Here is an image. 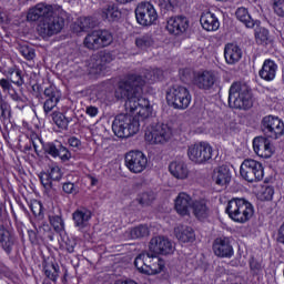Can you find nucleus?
<instances>
[{
	"mask_svg": "<svg viewBox=\"0 0 284 284\" xmlns=\"http://www.w3.org/2000/svg\"><path fill=\"white\" fill-rule=\"evenodd\" d=\"M145 85V80L141 75H129L121 81L115 90L118 99L126 100L124 108L129 113L118 114L112 123V131L119 139H130L139 132L141 124L136 116L148 119L152 115L150 101L141 98V92Z\"/></svg>",
	"mask_w": 284,
	"mask_h": 284,
	"instance_id": "f257e3e1",
	"label": "nucleus"
},
{
	"mask_svg": "<svg viewBox=\"0 0 284 284\" xmlns=\"http://www.w3.org/2000/svg\"><path fill=\"white\" fill-rule=\"evenodd\" d=\"M28 21H39L37 32L42 39L54 37L65 28V19L54 14V7L45 3H38L29 9Z\"/></svg>",
	"mask_w": 284,
	"mask_h": 284,
	"instance_id": "f03ea898",
	"label": "nucleus"
},
{
	"mask_svg": "<svg viewBox=\"0 0 284 284\" xmlns=\"http://www.w3.org/2000/svg\"><path fill=\"white\" fill-rule=\"evenodd\" d=\"M229 105L235 110H250L252 108V91L243 82H233L229 91Z\"/></svg>",
	"mask_w": 284,
	"mask_h": 284,
	"instance_id": "7ed1b4c3",
	"label": "nucleus"
},
{
	"mask_svg": "<svg viewBox=\"0 0 284 284\" xmlns=\"http://www.w3.org/2000/svg\"><path fill=\"white\" fill-rule=\"evenodd\" d=\"M226 214L235 223H247L254 216V205L245 199H232L226 206Z\"/></svg>",
	"mask_w": 284,
	"mask_h": 284,
	"instance_id": "20e7f679",
	"label": "nucleus"
},
{
	"mask_svg": "<svg viewBox=\"0 0 284 284\" xmlns=\"http://www.w3.org/2000/svg\"><path fill=\"white\" fill-rule=\"evenodd\" d=\"M166 102L174 110H187L192 103V94L187 88L175 85L166 92Z\"/></svg>",
	"mask_w": 284,
	"mask_h": 284,
	"instance_id": "39448f33",
	"label": "nucleus"
},
{
	"mask_svg": "<svg viewBox=\"0 0 284 284\" xmlns=\"http://www.w3.org/2000/svg\"><path fill=\"white\" fill-rule=\"evenodd\" d=\"M114 37L110 31L95 30L87 34L83 43L88 50H101V48H108V45H112Z\"/></svg>",
	"mask_w": 284,
	"mask_h": 284,
	"instance_id": "423d86ee",
	"label": "nucleus"
},
{
	"mask_svg": "<svg viewBox=\"0 0 284 284\" xmlns=\"http://www.w3.org/2000/svg\"><path fill=\"white\" fill-rule=\"evenodd\" d=\"M240 174L242 179H244V181H247L248 183H256L257 181H263V164L256 160L246 159L241 164Z\"/></svg>",
	"mask_w": 284,
	"mask_h": 284,
	"instance_id": "0eeeda50",
	"label": "nucleus"
},
{
	"mask_svg": "<svg viewBox=\"0 0 284 284\" xmlns=\"http://www.w3.org/2000/svg\"><path fill=\"white\" fill-rule=\"evenodd\" d=\"M135 19L140 26H156L159 13L156 12L154 4L150 2H140L135 8Z\"/></svg>",
	"mask_w": 284,
	"mask_h": 284,
	"instance_id": "6e6552de",
	"label": "nucleus"
},
{
	"mask_svg": "<svg viewBox=\"0 0 284 284\" xmlns=\"http://www.w3.org/2000/svg\"><path fill=\"white\" fill-rule=\"evenodd\" d=\"M172 139V129L164 123H158L151 126V130L145 132V141L151 145H163Z\"/></svg>",
	"mask_w": 284,
	"mask_h": 284,
	"instance_id": "1a4fd4ad",
	"label": "nucleus"
},
{
	"mask_svg": "<svg viewBox=\"0 0 284 284\" xmlns=\"http://www.w3.org/2000/svg\"><path fill=\"white\" fill-rule=\"evenodd\" d=\"M213 152L212 146L207 142H200L189 146L187 156L192 163L203 165V163H207L212 159Z\"/></svg>",
	"mask_w": 284,
	"mask_h": 284,
	"instance_id": "9d476101",
	"label": "nucleus"
},
{
	"mask_svg": "<svg viewBox=\"0 0 284 284\" xmlns=\"http://www.w3.org/2000/svg\"><path fill=\"white\" fill-rule=\"evenodd\" d=\"M125 166L133 174H141L148 168V156L141 151H130L124 158Z\"/></svg>",
	"mask_w": 284,
	"mask_h": 284,
	"instance_id": "9b49d317",
	"label": "nucleus"
},
{
	"mask_svg": "<svg viewBox=\"0 0 284 284\" xmlns=\"http://www.w3.org/2000/svg\"><path fill=\"white\" fill-rule=\"evenodd\" d=\"M262 130L268 139H278L283 136L284 123L274 115L264 116L262 120Z\"/></svg>",
	"mask_w": 284,
	"mask_h": 284,
	"instance_id": "f8f14e48",
	"label": "nucleus"
},
{
	"mask_svg": "<svg viewBox=\"0 0 284 284\" xmlns=\"http://www.w3.org/2000/svg\"><path fill=\"white\" fill-rule=\"evenodd\" d=\"M213 252L220 258H232L234 256V247L230 237H216L213 242Z\"/></svg>",
	"mask_w": 284,
	"mask_h": 284,
	"instance_id": "ddd939ff",
	"label": "nucleus"
},
{
	"mask_svg": "<svg viewBox=\"0 0 284 284\" xmlns=\"http://www.w3.org/2000/svg\"><path fill=\"white\" fill-rule=\"evenodd\" d=\"M149 250L153 252V254L168 255L174 252V245H172L170 239L165 236H155L151 239Z\"/></svg>",
	"mask_w": 284,
	"mask_h": 284,
	"instance_id": "4468645a",
	"label": "nucleus"
},
{
	"mask_svg": "<svg viewBox=\"0 0 284 284\" xmlns=\"http://www.w3.org/2000/svg\"><path fill=\"white\" fill-rule=\"evenodd\" d=\"M43 97L45 99L43 103V112L45 116H50V112H52V110L59 104V101H61V91L50 85L44 89Z\"/></svg>",
	"mask_w": 284,
	"mask_h": 284,
	"instance_id": "2eb2a0df",
	"label": "nucleus"
},
{
	"mask_svg": "<svg viewBox=\"0 0 284 284\" xmlns=\"http://www.w3.org/2000/svg\"><path fill=\"white\" fill-rule=\"evenodd\" d=\"M253 150L261 159H271L274 154V145L265 136H257L253 140Z\"/></svg>",
	"mask_w": 284,
	"mask_h": 284,
	"instance_id": "dca6fc26",
	"label": "nucleus"
},
{
	"mask_svg": "<svg viewBox=\"0 0 284 284\" xmlns=\"http://www.w3.org/2000/svg\"><path fill=\"white\" fill-rule=\"evenodd\" d=\"M190 28V20L185 16L171 17L166 23V30L170 34H183Z\"/></svg>",
	"mask_w": 284,
	"mask_h": 284,
	"instance_id": "f3484780",
	"label": "nucleus"
},
{
	"mask_svg": "<svg viewBox=\"0 0 284 284\" xmlns=\"http://www.w3.org/2000/svg\"><path fill=\"white\" fill-rule=\"evenodd\" d=\"M194 83L200 90H212L216 83V74L213 71H201L194 77Z\"/></svg>",
	"mask_w": 284,
	"mask_h": 284,
	"instance_id": "a211bd4d",
	"label": "nucleus"
},
{
	"mask_svg": "<svg viewBox=\"0 0 284 284\" xmlns=\"http://www.w3.org/2000/svg\"><path fill=\"white\" fill-rule=\"evenodd\" d=\"M0 245L6 254H12L14 245H17V235L14 232L6 229V226L0 224Z\"/></svg>",
	"mask_w": 284,
	"mask_h": 284,
	"instance_id": "6ab92c4d",
	"label": "nucleus"
},
{
	"mask_svg": "<svg viewBox=\"0 0 284 284\" xmlns=\"http://www.w3.org/2000/svg\"><path fill=\"white\" fill-rule=\"evenodd\" d=\"M194 201L190 194L182 192L175 199V210L180 216L190 215V210H192Z\"/></svg>",
	"mask_w": 284,
	"mask_h": 284,
	"instance_id": "aec40b11",
	"label": "nucleus"
},
{
	"mask_svg": "<svg viewBox=\"0 0 284 284\" xmlns=\"http://www.w3.org/2000/svg\"><path fill=\"white\" fill-rule=\"evenodd\" d=\"M72 219L74 226L78 227V230H85V227L90 225V220L92 219V211L85 207L77 209L72 213Z\"/></svg>",
	"mask_w": 284,
	"mask_h": 284,
	"instance_id": "412c9836",
	"label": "nucleus"
},
{
	"mask_svg": "<svg viewBox=\"0 0 284 284\" xmlns=\"http://www.w3.org/2000/svg\"><path fill=\"white\" fill-rule=\"evenodd\" d=\"M200 23L203 30L206 32H216L219 28H221V22H219V18L210 11L203 12L200 18Z\"/></svg>",
	"mask_w": 284,
	"mask_h": 284,
	"instance_id": "4be33fe9",
	"label": "nucleus"
},
{
	"mask_svg": "<svg viewBox=\"0 0 284 284\" xmlns=\"http://www.w3.org/2000/svg\"><path fill=\"white\" fill-rule=\"evenodd\" d=\"M241 57H243V51L237 44L227 43L224 48V59L229 65H234V63H239L241 61Z\"/></svg>",
	"mask_w": 284,
	"mask_h": 284,
	"instance_id": "5701e85b",
	"label": "nucleus"
},
{
	"mask_svg": "<svg viewBox=\"0 0 284 284\" xmlns=\"http://www.w3.org/2000/svg\"><path fill=\"white\" fill-rule=\"evenodd\" d=\"M277 70L278 65L276 62H274V60L267 59L264 61L258 74L264 81H274V79H276Z\"/></svg>",
	"mask_w": 284,
	"mask_h": 284,
	"instance_id": "b1692460",
	"label": "nucleus"
},
{
	"mask_svg": "<svg viewBox=\"0 0 284 284\" xmlns=\"http://www.w3.org/2000/svg\"><path fill=\"white\" fill-rule=\"evenodd\" d=\"M154 258H156V253L144 252L135 257L134 265L136 270L141 272V274H145V267H150V265L154 263Z\"/></svg>",
	"mask_w": 284,
	"mask_h": 284,
	"instance_id": "393cba45",
	"label": "nucleus"
},
{
	"mask_svg": "<svg viewBox=\"0 0 284 284\" xmlns=\"http://www.w3.org/2000/svg\"><path fill=\"white\" fill-rule=\"evenodd\" d=\"M169 172H171L172 176L175 179H180L181 181L187 179L190 174V170L187 169V164L183 161H174L169 165Z\"/></svg>",
	"mask_w": 284,
	"mask_h": 284,
	"instance_id": "a878e982",
	"label": "nucleus"
},
{
	"mask_svg": "<svg viewBox=\"0 0 284 284\" xmlns=\"http://www.w3.org/2000/svg\"><path fill=\"white\" fill-rule=\"evenodd\" d=\"M174 234L178 241H181V243H192L196 239V235L194 234V230L185 225L176 226L174 229Z\"/></svg>",
	"mask_w": 284,
	"mask_h": 284,
	"instance_id": "bb28decb",
	"label": "nucleus"
},
{
	"mask_svg": "<svg viewBox=\"0 0 284 284\" xmlns=\"http://www.w3.org/2000/svg\"><path fill=\"white\" fill-rule=\"evenodd\" d=\"M124 236L125 239H129V241L145 239L146 236H150V227H148L145 224H140L125 231Z\"/></svg>",
	"mask_w": 284,
	"mask_h": 284,
	"instance_id": "cd10ccee",
	"label": "nucleus"
},
{
	"mask_svg": "<svg viewBox=\"0 0 284 284\" xmlns=\"http://www.w3.org/2000/svg\"><path fill=\"white\" fill-rule=\"evenodd\" d=\"M100 17H102L103 21H116L121 19V11L114 4H106L100 10Z\"/></svg>",
	"mask_w": 284,
	"mask_h": 284,
	"instance_id": "c85d7f7f",
	"label": "nucleus"
},
{
	"mask_svg": "<svg viewBox=\"0 0 284 284\" xmlns=\"http://www.w3.org/2000/svg\"><path fill=\"white\" fill-rule=\"evenodd\" d=\"M231 179L232 176L230 175V169H227V166H220L214 170L213 181L216 183V185H227Z\"/></svg>",
	"mask_w": 284,
	"mask_h": 284,
	"instance_id": "c756f323",
	"label": "nucleus"
},
{
	"mask_svg": "<svg viewBox=\"0 0 284 284\" xmlns=\"http://www.w3.org/2000/svg\"><path fill=\"white\" fill-rule=\"evenodd\" d=\"M3 74L18 88H21V85L26 83V80L23 79V71L18 68H9L4 70Z\"/></svg>",
	"mask_w": 284,
	"mask_h": 284,
	"instance_id": "7c9ffc66",
	"label": "nucleus"
},
{
	"mask_svg": "<svg viewBox=\"0 0 284 284\" xmlns=\"http://www.w3.org/2000/svg\"><path fill=\"white\" fill-rule=\"evenodd\" d=\"M235 17L241 21V23H244L246 28H254V26H258L261 23L260 21L252 19L250 11L244 7L236 10Z\"/></svg>",
	"mask_w": 284,
	"mask_h": 284,
	"instance_id": "2f4dec72",
	"label": "nucleus"
},
{
	"mask_svg": "<svg viewBox=\"0 0 284 284\" xmlns=\"http://www.w3.org/2000/svg\"><path fill=\"white\" fill-rule=\"evenodd\" d=\"M87 68L89 74H101V72L105 70V67H103L101 59L97 53L88 60Z\"/></svg>",
	"mask_w": 284,
	"mask_h": 284,
	"instance_id": "473e14b6",
	"label": "nucleus"
},
{
	"mask_svg": "<svg viewBox=\"0 0 284 284\" xmlns=\"http://www.w3.org/2000/svg\"><path fill=\"white\" fill-rule=\"evenodd\" d=\"M192 210L196 219H206L207 214H210V209L207 207V203L205 202V200L194 201Z\"/></svg>",
	"mask_w": 284,
	"mask_h": 284,
	"instance_id": "72a5a7b5",
	"label": "nucleus"
},
{
	"mask_svg": "<svg viewBox=\"0 0 284 284\" xmlns=\"http://www.w3.org/2000/svg\"><path fill=\"white\" fill-rule=\"evenodd\" d=\"M43 270L47 278H49L53 283H57V280L59 278V264H54V262L50 261H44Z\"/></svg>",
	"mask_w": 284,
	"mask_h": 284,
	"instance_id": "f704fd0d",
	"label": "nucleus"
},
{
	"mask_svg": "<svg viewBox=\"0 0 284 284\" xmlns=\"http://www.w3.org/2000/svg\"><path fill=\"white\" fill-rule=\"evenodd\" d=\"M255 41L258 45H270L272 39L270 38V30L264 27H257L255 29Z\"/></svg>",
	"mask_w": 284,
	"mask_h": 284,
	"instance_id": "c9c22d12",
	"label": "nucleus"
},
{
	"mask_svg": "<svg viewBox=\"0 0 284 284\" xmlns=\"http://www.w3.org/2000/svg\"><path fill=\"white\" fill-rule=\"evenodd\" d=\"M165 268V262L159 256L153 257V263L144 267V274L152 276L154 274H161V271Z\"/></svg>",
	"mask_w": 284,
	"mask_h": 284,
	"instance_id": "e433bc0d",
	"label": "nucleus"
},
{
	"mask_svg": "<svg viewBox=\"0 0 284 284\" xmlns=\"http://www.w3.org/2000/svg\"><path fill=\"white\" fill-rule=\"evenodd\" d=\"M52 121L57 124L60 130H68V125H70L72 118L65 116L63 113L59 111H54L52 114Z\"/></svg>",
	"mask_w": 284,
	"mask_h": 284,
	"instance_id": "4c0bfd02",
	"label": "nucleus"
},
{
	"mask_svg": "<svg viewBox=\"0 0 284 284\" xmlns=\"http://www.w3.org/2000/svg\"><path fill=\"white\" fill-rule=\"evenodd\" d=\"M97 21L90 17L88 18H80L78 23L75 24V32H88V30H92L95 28Z\"/></svg>",
	"mask_w": 284,
	"mask_h": 284,
	"instance_id": "58836bf2",
	"label": "nucleus"
},
{
	"mask_svg": "<svg viewBox=\"0 0 284 284\" xmlns=\"http://www.w3.org/2000/svg\"><path fill=\"white\" fill-rule=\"evenodd\" d=\"M136 48L140 50H145L148 48H152L154 45V38H152V33H145L135 39Z\"/></svg>",
	"mask_w": 284,
	"mask_h": 284,
	"instance_id": "ea45409f",
	"label": "nucleus"
},
{
	"mask_svg": "<svg viewBox=\"0 0 284 284\" xmlns=\"http://www.w3.org/2000/svg\"><path fill=\"white\" fill-rule=\"evenodd\" d=\"M154 199L156 195L152 191H146L138 195L136 201L143 207H148V205H152L154 203Z\"/></svg>",
	"mask_w": 284,
	"mask_h": 284,
	"instance_id": "a19ab883",
	"label": "nucleus"
},
{
	"mask_svg": "<svg viewBox=\"0 0 284 284\" xmlns=\"http://www.w3.org/2000/svg\"><path fill=\"white\" fill-rule=\"evenodd\" d=\"M12 114V109L10 104L6 102V100H0V123H6V121H10V116Z\"/></svg>",
	"mask_w": 284,
	"mask_h": 284,
	"instance_id": "79ce46f5",
	"label": "nucleus"
},
{
	"mask_svg": "<svg viewBox=\"0 0 284 284\" xmlns=\"http://www.w3.org/2000/svg\"><path fill=\"white\" fill-rule=\"evenodd\" d=\"M18 50L27 61H32V59L37 57L32 47L28 45L27 43L19 44Z\"/></svg>",
	"mask_w": 284,
	"mask_h": 284,
	"instance_id": "37998d69",
	"label": "nucleus"
},
{
	"mask_svg": "<svg viewBox=\"0 0 284 284\" xmlns=\"http://www.w3.org/2000/svg\"><path fill=\"white\" fill-rule=\"evenodd\" d=\"M10 97L12 101L17 103V108H19V110H23L26 105H28V98H26V95H19V93L13 92L10 93Z\"/></svg>",
	"mask_w": 284,
	"mask_h": 284,
	"instance_id": "c03bdc74",
	"label": "nucleus"
},
{
	"mask_svg": "<svg viewBox=\"0 0 284 284\" xmlns=\"http://www.w3.org/2000/svg\"><path fill=\"white\" fill-rule=\"evenodd\" d=\"M95 54H98V58L104 68L108 65V63H112L114 61V54H112L110 51H100Z\"/></svg>",
	"mask_w": 284,
	"mask_h": 284,
	"instance_id": "a18cd8bd",
	"label": "nucleus"
},
{
	"mask_svg": "<svg viewBox=\"0 0 284 284\" xmlns=\"http://www.w3.org/2000/svg\"><path fill=\"white\" fill-rule=\"evenodd\" d=\"M50 223L54 227L55 232H61L63 230V219L59 215L50 217Z\"/></svg>",
	"mask_w": 284,
	"mask_h": 284,
	"instance_id": "49530a36",
	"label": "nucleus"
},
{
	"mask_svg": "<svg viewBox=\"0 0 284 284\" xmlns=\"http://www.w3.org/2000/svg\"><path fill=\"white\" fill-rule=\"evenodd\" d=\"M48 175L52 181H61V169L58 165L51 166Z\"/></svg>",
	"mask_w": 284,
	"mask_h": 284,
	"instance_id": "de8ad7c7",
	"label": "nucleus"
},
{
	"mask_svg": "<svg viewBox=\"0 0 284 284\" xmlns=\"http://www.w3.org/2000/svg\"><path fill=\"white\" fill-rule=\"evenodd\" d=\"M39 179L40 183L43 185L45 190L52 189V180L50 179V175L48 173H41Z\"/></svg>",
	"mask_w": 284,
	"mask_h": 284,
	"instance_id": "09e8293b",
	"label": "nucleus"
},
{
	"mask_svg": "<svg viewBox=\"0 0 284 284\" xmlns=\"http://www.w3.org/2000/svg\"><path fill=\"white\" fill-rule=\"evenodd\" d=\"M273 197H274V187L266 186L265 189H263L261 193L262 201H272Z\"/></svg>",
	"mask_w": 284,
	"mask_h": 284,
	"instance_id": "8fccbe9b",
	"label": "nucleus"
},
{
	"mask_svg": "<svg viewBox=\"0 0 284 284\" xmlns=\"http://www.w3.org/2000/svg\"><path fill=\"white\" fill-rule=\"evenodd\" d=\"M44 152L50 154V156L57 158L59 156V148L54 145V143H48L44 145Z\"/></svg>",
	"mask_w": 284,
	"mask_h": 284,
	"instance_id": "3c124183",
	"label": "nucleus"
},
{
	"mask_svg": "<svg viewBox=\"0 0 284 284\" xmlns=\"http://www.w3.org/2000/svg\"><path fill=\"white\" fill-rule=\"evenodd\" d=\"M273 9L277 17L284 18V0H276L273 4Z\"/></svg>",
	"mask_w": 284,
	"mask_h": 284,
	"instance_id": "603ef678",
	"label": "nucleus"
},
{
	"mask_svg": "<svg viewBox=\"0 0 284 284\" xmlns=\"http://www.w3.org/2000/svg\"><path fill=\"white\" fill-rule=\"evenodd\" d=\"M58 156L61 159V161H70L72 154L68 149L63 145L59 146Z\"/></svg>",
	"mask_w": 284,
	"mask_h": 284,
	"instance_id": "864d4df0",
	"label": "nucleus"
},
{
	"mask_svg": "<svg viewBox=\"0 0 284 284\" xmlns=\"http://www.w3.org/2000/svg\"><path fill=\"white\" fill-rule=\"evenodd\" d=\"M62 190L65 192V194H77L79 192V189H77L72 182L64 183L62 185Z\"/></svg>",
	"mask_w": 284,
	"mask_h": 284,
	"instance_id": "5fc2aeb1",
	"label": "nucleus"
},
{
	"mask_svg": "<svg viewBox=\"0 0 284 284\" xmlns=\"http://www.w3.org/2000/svg\"><path fill=\"white\" fill-rule=\"evenodd\" d=\"M176 3V0H159L160 8H164V10H172Z\"/></svg>",
	"mask_w": 284,
	"mask_h": 284,
	"instance_id": "6e6d98bb",
	"label": "nucleus"
},
{
	"mask_svg": "<svg viewBox=\"0 0 284 284\" xmlns=\"http://www.w3.org/2000/svg\"><path fill=\"white\" fill-rule=\"evenodd\" d=\"M0 88H2L3 92H10V90H13L12 82L8 78L0 79Z\"/></svg>",
	"mask_w": 284,
	"mask_h": 284,
	"instance_id": "4d7b16f0",
	"label": "nucleus"
},
{
	"mask_svg": "<svg viewBox=\"0 0 284 284\" xmlns=\"http://www.w3.org/2000/svg\"><path fill=\"white\" fill-rule=\"evenodd\" d=\"M74 247H77V241H74V240L65 241V250L69 254L74 253Z\"/></svg>",
	"mask_w": 284,
	"mask_h": 284,
	"instance_id": "13d9d810",
	"label": "nucleus"
},
{
	"mask_svg": "<svg viewBox=\"0 0 284 284\" xmlns=\"http://www.w3.org/2000/svg\"><path fill=\"white\" fill-rule=\"evenodd\" d=\"M85 114H88L91 118H94V116H97V114H99V108L89 105L85 109Z\"/></svg>",
	"mask_w": 284,
	"mask_h": 284,
	"instance_id": "bf43d9fd",
	"label": "nucleus"
},
{
	"mask_svg": "<svg viewBox=\"0 0 284 284\" xmlns=\"http://www.w3.org/2000/svg\"><path fill=\"white\" fill-rule=\"evenodd\" d=\"M277 242L284 245V222L282 223L277 231Z\"/></svg>",
	"mask_w": 284,
	"mask_h": 284,
	"instance_id": "052dcab7",
	"label": "nucleus"
},
{
	"mask_svg": "<svg viewBox=\"0 0 284 284\" xmlns=\"http://www.w3.org/2000/svg\"><path fill=\"white\" fill-rule=\"evenodd\" d=\"M68 142L71 148H79L81 145V140L74 136L70 138Z\"/></svg>",
	"mask_w": 284,
	"mask_h": 284,
	"instance_id": "680f3d73",
	"label": "nucleus"
},
{
	"mask_svg": "<svg viewBox=\"0 0 284 284\" xmlns=\"http://www.w3.org/2000/svg\"><path fill=\"white\" fill-rule=\"evenodd\" d=\"M251 270H255L258 272L261 270V263L256 262L255 260L250 261Z\"/></svg>",
	"mask_w": 284,
	"mask_h": 284,
	"instance_id": "e2e57ef3",
	"label": "nucleus"
},
{
	"mask_svg": "<svg viewBox=\"0 0 284 284\" xmlns=\"http://www.w3.org/2000/svg\"><path fill=\"white\" fill-rule=\"evenodd\" d=\"M118 3H122V4H125V3H132V1L134 0H115Z\"/></svg>",
	"mask_w": 284,
	"mask_h": 284,
	"instance_id": "0e129e2a",
	"label": "nucleus"
},
{
	"mask_svg": "<svg viewBox=\"0 0 284 284\" xmlns=\"http://www.w3.org/2000/svg\"><path fill=\"white\" fill-rule=\"evenodd\" d=\"M153 74H156L159 77V74H163V71H161V69H156L155 71H153Z\"/></svg>",
	"mask_w": 284,
	"mask_h": 284,
	"instance_id": "69168bd1",
	"label": "nucleus"
},
{
	"mask_svg": "<svg viewBox=\"0 0 284 284\" xmlns=\"http://www.w3.org/2000/svg\"><path fill=\"white\" fill-rule=\"evenodd\" d=\"M32 145H33V150L36 152H39V146L37 145V142H32Z\"/></svg>",
	"mask_w": 284,
	"mask_h": 284,
	"instance_id": "338daca9",
	"label": "nucleus"
}]
</instances>
